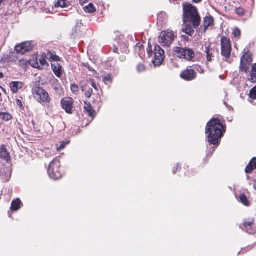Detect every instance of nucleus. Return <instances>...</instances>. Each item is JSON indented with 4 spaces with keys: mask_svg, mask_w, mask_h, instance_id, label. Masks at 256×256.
I'll return each instance as SVG.
<instances>
[{
    "mask_svg": "<svg viewBox=\"0 0 256 256\" xmlns=\"http://www.w3.org/2000/svg\"><path fill=\"white\" fill-rule=\"evenodd\" d=\"M19 65L24 68H26L29 65L28 61L26 60H19Z\"/></svg>",
    "mask_w": 256,
    "mask_h": 256,
    "instance_id": "obj_34",
    "label": "nucleus"
},
{
    "mask_svg": "<svg viewBox=\"0 0 256 256\" xmlns=\"http://www.w3.org/2000/svg\"><path fill=\"white\" fill-rule=\"evenodd\" d=\"M1 118L4 120L8 121L12 118V116L8 112H1Z\"/></svg>",
    "mask_w": 256,
    "mask_h": 256,
    "instance_id": "obj_31",
    "label": "nucleus"
},
{
    "mask_svg": "<svg viewBox=\"0 0 256 256\" xmlns=\"http://www.w3.org/2000/svg\"><path fill=\"white\" fill-rule=\"evenodd\" d=\"M232 35L235 38L240 39L241 36V32L240 30L238 28H234L232 32Z\"/></svg>",
    "mask_w": 256,
    "mask_h": 256,
    "instance_id": "obj_32",
    "label": "nucleus"
},
{
    "mask_svg": "<svg viewBox=\"0 0 256 256\" xmlns=\"http://www.w3.org/2000/svg\"><path fill=\"white\" fill-rule=\"evenodd\" d=\"M118 46H114L113 51L115 53L119 54L120 50L122 53H127L128 52V45L127 42L124 39L119 38L116 40Z\"/></svg>",
    "mask_w": 256,
    "mask_h": 256,
    "instance_id": "obj_15",
    "label": "nucleus"
},
{
    "mask_svg": "<svg viewBox=\"0 0 256 256\" xmlns=\"http://www.w3.org/2000/svg\"><path fill=\"white\" fill-rule=\"evenodd\" d=\"M46 59H48L50 61L58 62L59 60V57L56 56H52L50 52H48L47 54H43L39 59L40 63L41 66H48Z\"/></svg>",
    "mask_w": 256,
    "mask_h": 256,
    "instance_id": "obj_18",
    "label": "nucleus"
},
{
    "mask_svg": "<svg viewBox=\"0 0 256 256\" xmlns=\"http://www.w3.org/2000/svg\"><path fill=\"white\" fill-rule=\"evenodd\" d=\"M180 76L182 79L190 81L196 78V74L192 67L189 66L181 72Z\"/></svg>",
    "mask_w": 256,
    "mask_h": 256,
    "instance_id": "obj_17",
    "label": "nucleus"
},
{
    "mask_svg": "<svg viewBox=\"0 0 256 256\" xmlns=\"http://www.w3.org/2000/svg\"><path fill=\"white\" fill-rule=\"evenodd\" d=\"M74 100L70 97L64 98L61 100V105L63 109L70 114L73 112Z\"/></svg>",
    "mask_w": 256,
    "mask_h": 256,
    "instance_id": "obj_16",
    "label": "nucleus"
},
{
    "mask_svg": "<svg viewBox=\"0 0 256 256\" xmlns=\"http://www.w3.org/2000/svg\"><path fill=\"white\" fill-rule=\"evenodd\" d=\"M80 0V2L81 4H84V2H86V0Z\"/></svg>",
    "mask_w": 256,
    "mask_h": 256,
    "instance_id": "obj_44",
    "label": "nucleus"
},
{
    "mask_svg": "<svg viewBox=\"0 0 256 256\" xmlns=\"http://www.w3.org/2000/svg\"><path fill=\"white\" fill-rule=\"evenodd\" d=\"M174 52L177 57L188 61L192 60L195 56L193 50L188 48L176 47L174 49Z\"/></svg>",
    "mask_w": 256,
    "mask_h": 256,
    "instance_id": "obj_8",
    "label": "nucleus"
},
{
    "mask_svg": "<svg viewBox=\"0 0 256 256\" xmlns=\"http://www.w3.org/2000/svg\"><path fill=\"white\" fill-rule=\"evenodd\" d=\"M214 20L212 16H206L204 19V30L206 31L208 27L214 25Z\"/></svg>",
    "mask_w": 256,
    "mask_h": 256,
    "instance_id": "obj_22",
    "label": "nucleus"
},
{
    "mask_svg": "<svg viewBox=\"0 0 256 256\" xmlns=\"http://www.w3.org/2000/svg\"><path fill=\"white\" fill-rule=\"evenodd\" d=\"M221 54L224 57L226 61L229 60L232 52V43L230 38L222 36L220 40Z\"/></svg>",
    "mask_w": 256,
    "mask_h": 256,
    "instance_id": "obj_9",
    "label": "nucleus"
},
{
    "mask_svg": "<svg viewBox=\"0 0 256 256\" xmlns=\"http://www.w3.org/2000/svg\"><path fill=\"white\" fill-rule=\"evenodd\" d=\"M256 168V158H254L250 162L248 165L246 166L245 171L246 174H250Z\"/></svg>",
    "mask_w": 256,
    "mask_h": 256,
    "instance_id": "obj_24",
    "label": "nucleus"
},
{
    "mask_svg": "<svg viewBox=\"0 0 256 256\" xmlns=\"http://www.w3.org/2000/svg\"><path fill=\"white\" fill-rule=\"evenodd\" d=\"M183 10L184 24L192 22L194 28H196L200 22V18L196 8L190 4L186 3L183 4Z\"/></svg>",
    "mask_w": 256,
    "mask_h": 256,
    "instance_id": "obj_3",
    "label": "nucleus"
},
{
    "mask_svg": "<svg viewBox=\"0 0 256 256\" xmlns=\"http://www.w3.org/2000/svg\"><path fill=\"white\" fill-rule=\"evenodd\" d=\"M226 132L224 124L218 118H212L208 124L206 133L208 135V142L212 144H218L220 140Z\"/></svg>",
    "mask_w": 256,
    "mask_h": 256,
    "instance_id": "obj_1",
    "label": "nucleus"
},
{
    "mask_svg": "<svg viewBox=\"0 0 256 256\" xmlns=\"http://www.w3.org/2000/svg\"><path fill=\"white\" fill-rule=\"evenodd\" d=\"M16 104L20 106V107H22V102L20 100H16Z\"/></svg>",
    "mask_w": 256,
    "mask_h": 256,
    "instance_id": "obj_42",
    "label": "nucleus"
},
{
    "mask_svg": "<svg viewBox=\"0 0 256 256\" xmlns=\"http://www.w3.org/2000/svg\"><path fill=\"white\" fill-rule=\"evenodd\" d=\"M29 65L34 68L41 69L40 66L38 62V58L36 55L32 56L28 60Z\"/></svg>",
    "mask_w": 256,
    "mask_h": 256,
    "instance_id": "obj_23",
    "label": "nucleus"
},
{
    "mask_svg": "<svg viewBox=\"0 0 256 256\" xmlns=\"http://www.w3.org/2000/svg\"><path fill=\"white\" fill-rule=\"evenodd\" d=\"M1 89H2L4 92H6V90H5L4 88H3L2 86H1Z\"/></svg>",
    "mask_w": 256,
    "mask_h": 256,
    "instance_id": "obj_47",
    "label": "nucleus"
},
{
    "mask_svg": "<svg viewBox=\"0 0 256 256\" xmlns=\"http://www.w3.org/2000/svg\"><path fill=\"white\" fill-rule=\"evenodd\" d=\"M202 49L206 54L207 62H212L214 58V48H212L211 44L208 42L202 46Z\"/></svg>",
    "mask_w": 256,
    "mask_h": 256,
    "instance_id": "obj_13",
    "label": "nucleus"
},
{
    "mask_svg": "<svg viewBox=\"0 0 256 256\" xmlns=\"http://www.w3.org/2000/svg\"><path fill=\"white\" fill-rule=\"evenodd\" d=\"M174 34L170 30L163 31L158 37V42L162 46H170L174 40Z\"/></svg>",
    "mask_w": 256,
    "mask_h": 256,
    "instance_id": "obj_10",
    "label": "nucleus"
},
{
    "mask_svg": "<svg viewBox=\"0 0 256 256\" xmlns=\"http://www.w3.org/2000/svg\"><path fill=\"white\" fill-rule=\"evenodd\" d=\"M250 96L254 100L256 99V86L250 90Z\"/></svg>",
    "mask_w": 256,
    "mask_h": 256,
    "instance_id": "obj_38",
    "label": "nucleus"
},
{
    "mask_svg": "<svg viewBox=\"0 0 256 256\" xmlns=\"http://www.w3.org/2000/svg\"><path fill=\"white\" fill-rule=\"evenodd\" d=\"M146 68L143 64H139L137 66V70L139 72H142L145 71Z\"/></svg>",
    "mask_w": 256,
    "mask_h": 256,
    "instance_id": "obj_37",
    "label": "nucleus"
},
{
    "mask_svg": "<svg viewBox=\"0 0 256 256\" xmlns=\"http://www.w3.org/2000/svg\"><path fill=\"white\" fill-rule=\"evenodd\" d=\"M71 90L74 94H77L79 92V88L76 84L71 85Z\"/></svg>",
    "mask_w": 256,
    "mask_h": 256,
    "instance_id": "obj_39",
    "label": "nucleus"
},
{
    "mask_svg": "<svg viewBox=\"0 0 256 256\" xmlns=\"http://www.w3.org/2000/svg\"><path fill=\"white\" fill-rule=\"evenodd\" d=\"M68 143H69L68 142H60V146H57V148H56L57 150L58 151L62 150H63L65 148L66 145L68 144Z\"/></svg>",
    "mask_w": 256,
    "mask_h": 256,
    "instance_id": "obj_35",
    "label": "nucleus"
},
{
    "mask_svg": "<svg viewBox=\"0 0 256 256\" xmlns=\"http://www.w3.org/2000/svg\"><path fill=\"white\" fill-rule=\"evenodd\" d=\"M192 0L194 2L196 3H198L202 1V0Z\"/></svg>",
    "mask_w": 256,
    "mask_h": 256,
    "instance_id": "obj_45",
    "label": "nucleus"
},
{
    "mask_svg": "<svg viewBox=\"0 0 256 256\" xmlns=\"http://www.w3.org/2000/svg\"><path fill=\"white\" fill-rule=\"evenodd\" d=\"M252 53L248 50L244 52L240 58V71L248 73V80L251 82H256V64H252L253 61Z\"/></svg>",
    "mask_w": 256,
    "mask_h": 256,
    "instance_id": "obj_2",
    "label": "nucleus"
},
{
    "mask_svg": "<svg viewBox=\"0 0 256 256\" xmlns=\"http://www.w3.org/2000/svg\"><path fill=\"white\" fill-rule=\"evenodd\" d=\"M252 246H249L246 248H242L240 251V252L242 254H244L246 252H247L248 251L250 250H252Z\"/></svg>",
    "mask_w": 256,
    "mask_h": 256,
    "instance_id": "obj_40",
    "label": "nucleus"
},
{
    "mask_svg": "<svg viewBox=\"0 0 256 256\" xmlns=\"http://www.w3.org/2000/svg\"><path fill=\"white\" fill-rule=\"evenodd\" d=\"M22 206V204L21 200L18 198L12 202L10 209L13 211H17L21 208Z\"/></svg>",
    "mask_w": 256,
    "mask_h": 256,
    "instance_id": "obj_25",
    "label": "nucleus"
},
{
    "mask_svg": "<svg viewBox=\"0 0 256 256\" xmlns=\"http://www.w3.org/2000/svg\"><path fill=\"white\" fill-rule=\"evenodd\" d=\"M52 70L56 76L60 78L62 75V66L57 62L52 64Z\"/></svg>",
    "mask_w": 256,
    "mask_h": 256,
    "instance_id": "obj_20",
    "label": "nucleus"
},
{
    "mask_svg": "<svg viewBox=\"0 0 256 256\" xmlns=\"http://www.w3.org/2000/svg\"><path fill=\"white\" fill-rule=\"evenodd\" d=\"M182 32L189 36H192L194 32L190 26L186 24L183 28Z\"/></svg>",
    "mask_w": 256,
    "mask_h": 256,
    "instance_id": "obj_28",
    "label": "nucleus"
},
{
    "mask_svg": "<svg viewBox=\"0 0 256 256\" xmlns=\"http://www.w3.org/2000/svg\"><path fill=\"white\" fill-rule=\"evenodd\" d=\"M4 77V75L2 73H1V78Z\"/></svg>",
    "mask_w": 256,
    "mask_h": 256,
    "instance_id": "obj_48",
    "label": "nucleus"
},
{
    "mask_svg": "<svg viewBox=\"0 0 256 256\" xmlns=\"http://www.w3.org/2000/svg\"><path fill=\"white\" fill-rule=\"evenodd\" d=\"M1 158L4 159L6 162V168H4L2 178L4 182H6L9 181L11 178L12 164L10 154L4 146H1Z\"/></svg>",
    "mask_w": 256,
    "mask_h": 256,
    "instance_id": "obj_4",
    "label": "nucleus"
},
{
    "mask_svg": "<svg viewBox=\"0 0 256 256\" xmlns=\"http://www.w3.org/2000/svg\"><path fill=\"white\" fill-rule=\"evenodd\" d=\"M2 2V0H1V2Z\"/></svg>",
    "mask_w": 256,
    "mask_h": 256,
    "instance_id": "obj_50",
    "label": "nucleus"
},
{
    "mask_svg": "<svg viewBox=\"0 0 256 256\" xmlns=\"http://www.w3.org/2000/svg\"><path fill=\"white\" fill-rule=\"evenodd\" d=\"M235 12L240 16H244L245 12L244 9L241 7L236 8Z\"/></svg>",
    "mask_w": 256,
    "mask_h": 256,
    "instance_id": "obj_36",
    "label": "nucleus"
},
{
    "mask_svg": "<svg viewBox=\"0 0 256 256\" xmlns=\"http://www.w3.org/2000/svg\"><path fill=\"white\" fill-rule=\"evenodd\" d=\"M69 4V2L66 0H58L55 4V7L66 8Z\"/></svg>",
    "mask_w": 256,
    "mask_h": 256,
    "instance_id": "obj_26",
    "label": "nucleus"
},
{
    "mask_svg": "<svg viewBox=\"0 0 256 256\" xmlns=\"http://www.w3.org/2000/svg\"><path fill=\"white\" fill-rule=\"evenodd\" d=\"M238 200L239 201L242 203L244 206H249L250 204V202L248 200L246 196L244 194H242L239 196Z\"/></svg>",
    "mask_w": 256,
    "mask_h": 256,
    "instance_id": "obj_29",
    "label": "nucleus"
},
{
    "mask_svg": "<svg viewBox=\"0 0 256 256\" xmlns=\"http://www.w3.org/2000/svg\"><path fill=\"white\" fill-rule=\"evenodd\" d=\"M33 48V45L32 42H26L18 44L15 46V50L17 53L24 54L26 52L32 50Z\"/></svg>",
    "mask_w": 256,
    "mask_h": 256,
    "instance_id": "obj_14",
    "label": "nucleus"
},
{
    "mask_svg": "<svg viewBox=\"0 0 256 256\" xmlns=\"http://www.w3.org/2000/svg\"><path fill=\"white\" fill-rule=\"evenodd\" d=\"M84 112L87 113L88 116L91 117L92 118H94L95 117L96 114V111L94 110L89 102H84Z\"/></svg>",
    "mask_w": 256,
    "mask_h": 256,
    "instance_id": "obj_19",
    "label": "nucleus"
},
{
    "mask_svg": "<svg viewBox=\"0 0 256 256\" xmlns=\"http://www.w3.org/2000/svg\"><path fill=\"white\" fill-rule=\"evenodd\" d=\"M196 70L200 74H204V72L202 68L200 66H196Z\"/></svg>",
    "mask_w": 256,
    "mask_h": 256,
    "instance_id": "obj_41",
    "label": "nucleus"
},
{
    "mask_svg": "<svg viewBox=\"0 0 256 256\" xmlns=\"http://www.w3.org/2000/svg\"><path fill=\"white\" fill-rule=\"evenodd\" d=\"M84 9L86 12L90 14H92L96 12V8L92 3H90L86 6Z\"/></svg>",
    "mask_w": 256,
    "mask_h": 256,
    "instance_id": "obj_27",
    "label": "nucleus"
},
{
    "mask_svg": "<svg viewBox=\"0 0 256 256\" xmlns=\"http://www.w3.org/2000/svg\"><path fill=\"white\" fill-rule=\"evenodd\" d=\"M240 228L250 234H254L256 233V226L254 218L244 220L242 225L240 226Z\"/></svg>",
    "mask_w": 256,
    "mask_h": 256,
    "instance_id": "obj_12",
    "label": "nucleus"
},
{
    "mask_svg": "<svg viewBox=\"0 0 256 256\" xmlns=\"http://www.w3.org/2000/svg\"><path fill=\"white\" fill-rule=\"evenodd\" d=\"M104 82L106 84L112 83V78L110 74H106L104 77Z\"/></svg>",
    "mask_w": 256,
    "mask_h": 256,
    "instance_id": "obj_33",
    "label": "nucleus"
},
{
    "mask_svg": "<svg viewBox=\"0 0 256 256\" xmlns=\"http://www.w3.org/2000/svg\"><path fill=\"white\" fill-rule=\"evenodd\" d=\"M135 51L138 52L139 55L142 54L144 52L143 45L140 43H138L135 46Z\"/></svg>",
    "mask_w": 256,
    "mask_h": 256,
    "instance_id": "obj_30",
    "label": "nucleus"
},
{
    "mask_svg": "<svg viewBox=\"0 0 256 256\" xmlns=\"http://www.w3.org/2000/svg\"><path fill=\"white\" fill-rule=\"evenodd\" d=\"M148 54L150 57L154 54V58L152 62L155 66H160L164 58V52L158 45L155 46L154 52L152 50H148Z\"/></svg>",
    "mask_w": 256,
    "mask_h": 256,
    "instance_id": "obj_7",
    "label": "nucleus"
},
{
    "mask_svg": "<svg viewBox=\"0 0 256 256\" xmlns=\"http://www.w3.org/2000/svg\"><path fill=\"white\" fill-rule=\"evenodd\" d=\"M86 67L87 68L90 70V71H94V70L89 66V65H86Z\"/></svg>",
    "mask_w": 256,
    "mask_h": 256,
    "instance_id": "obj_43",
    "label": "nucleus"
},
{
    "mask_svg": "<svg viewBox=\"0 0 256 256\" xmlns=\"http://www.w3.org/2000/svg\"><path fill=\"white\" fill-rule=\"evenodd\" d=\"M91 86L94 88L96 90H98V87L94 79L90 78L86 80L85 84L82 86V90L84 93V94L88 98H90L92 93V89Z\"/></svg>",
    "mask_w": 256,
    "mask_h": 256,
    "instance_id": "obj_11",
    "label": "nucleus"
},
{
    "mask_svg": "<svg viewBox=\"0 0 256 256\" xmlns=\"http://www.w3.org/2000/svg\"><path fill=\"white\" fill-rule=\"evenodd\" d=\"M18 1H22V0H18Z\"/></svg>",
    "mask_w": 256,
    "mask_h": 256,
    "instance_id": "obj_49",
    "label": "nucleus"
},
{
    "mask_svg": "<svg viewBox=\"0 0 256 256\" xmlns=\"http://www.w3.org/2000/svg\"><path fill=\"white\" fill-rule=\"evenodd\" d=\"M23 86V83L20 82H12L10 84V88L11 90L14 93L17 92L19 89H20L22 88Z\"/></svg>",
    "mask_w": 256,
    "mask_h": 256,
    "instance_id": "obj_21",
    "label": "nucleus"
},
{
    "mask_svg": "<svg viewBox=\"0 0 256 256\" xmlns=\"http://www.w3.org/2000/svg\"><path fill=\"white\" fill-rule=\"evenodd\" d=\"M32 93L34 98L39 103L48 104L51 101V98L48 92L41 87L33 88Z\"/></svg>",
    "mask_w": 256,
    "mask_h": 256,
    "instance_id": "obj_5",
    "label": "nucleus"
},
{
    "mask_svg": "<svg viewBox=\"0 0 256 256\" xmlns=\"http://www.w3.org/2000/svg\"><path fill=\"white\" fill-rule=\"evenodd\" d=\"M254 189L256 190V182L254 184Z\"/></svg>",
    "mask_w": 256,
    "mask_h": 256,
    "instance_id": "obj_46",
    "label": "nucleus"
},
{
    "mask_svg": "<svg viewBox=\"0 0 256 256\" xmlns=\"http://www.w3.org/2000/svg\"><path fill=\"white\" fill-rule=\"evenodd\" d=\"M50 176L54 180L59 179L62 176V172L60 168V162L58 158H56L50 163L48 170Z\"/></svg>",
    "mask_w": 256,
    "mask_h": 256,
    "instance_id": "obj_6",
    "label": "nucleus"
}]
</instances>
